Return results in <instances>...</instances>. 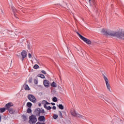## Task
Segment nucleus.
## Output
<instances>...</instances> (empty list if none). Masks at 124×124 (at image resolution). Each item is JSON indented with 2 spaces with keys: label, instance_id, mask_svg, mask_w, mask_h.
Listing matches in <instances>:
<instances>
[{
  "label": "nucleus",
  "instance_id": "17",
  "mask_svg": "<svg viewBox=\"0 0 124 124\" xmlns=\"http://www.w3.org/2000/svg\"><path fill=\"white\" fill-rule=\"evenodd\" d=\"M27 107H29V108H31V106H32V104L31 103L29 102L27 103Z\"/></svg>",
  "mask_w": 124,
  "mask_h": 124
},
{
  "label": "nucleus",
  "instance_id": "44",
  "mask_svg": "<svg viewBox=\"0 0 124 124\" xmlns=\"http://www.w3.org/2000/svg\"><path fill=\"white\" fill-rule=\"evenodd\" d=\"M40 124H46L45 123H40Z\"/></svg>",
  "mask_w": 124,
  "mask_h": 124
},
{
  "label": "nucleus",
  "instance_id": "12",
  "mask_svg": "<svg viewBox=\"0 0 124 124\" xmlns=\"http://www.w3.org/2000/svg\"><path fill=\"white\" fill-rule=\"evenodd\" d=\"M40 108H37L35 109L34 112H35V115L37 117H39L40 116V112H39Z\"/></svg>",
  "mask_w": 124,
  "mask_h": 124
},
{
  "label": "nucleus",
  "instance_id": "15",
  "mask_svg": "<svg viewBox=\"0 0 124 124\" xmlns=\"http://www.w3.org/2000/svg\"><path fill=\"white\" fill-rule=\"evenodd\" d=\"M92 3L93 4V6H94V7H96V0H92Z\"/></svg>",
  "mask_w": 124,
  "mask_h": 124
},
{
  "label": "nucleus",
  "instance_id": "27",
  "mask_svg": "<svg viewBox=\"0 0 124 124\" xmlns=\"http://www.w3.org/2000/svg\"><path fill=\"white\" fill-rule=\"evenodd\" d=\"M34 84H35V85H37V84H38V81L37 80V79L35 78L34 79Z\"/></svg>",
  "mask_w": 124,
  "mask_h": 124
},
{
  "label": "nucleus",
  "instance_id": "9",
  "mask_svg": "<svg viewBox=\"0 0 124 124\" xmlns=\"http://www.w3.org/2000/svg\"><path fill=\"white\" fill-rule=\"evenodd\" d=\"M44 85L46 88H48V87L50 86L49 80H45L44 81Z\"/></svg>",
  "mask_w": 124,
  "mask_h": 124
},
{
  "label": "nucleus",
  "instance_id": "37",
  "mask_svg": "<svg viewBox=\"0 0 124 124\" xmlns=\"http://www.w3.org/2000/svg\"><path fill=\"white\" fill-rule=\"evenodd\" d=\"M52 109H53V110H56V109H57V108L56 107V106H53V107H52Z\"/></svg>",
  "mask_w": 124,
  "mask_h": 124
},
{
  "label": "nucleus",
  "instance_id": "23",
  "mask_svg": "<svg viewBox=\"0 0 124 124\" xmlns=\"http://www.w3.org/2000/svg\"><path fill=\"white\" fill-rule=\"evenodd\" d=\"M76 33L78 34V35L79 37H80V38H81V39H82V38L84 37V36L81 35V34H80L79 32H76Z\"/></svg>",
  "mask_w": 124,
  "mask_h": 124
},
{
  "label": "nucleus",
  "instance_id": "38",
  "mask_svg": "<svg viewBox=\"0 0 124 124\" xmlns=\"http://www.w3.org/2000/svg\"><path fill=\"white\" fill-rule=\"evenodd\" d=\"M44 108H45L46 109H47V105H46V104H45L44 106Z\"/></svg>",
  "mask_w": 124,
  "mask_h": 124
},
{
  "label": "nucleus",
  "instance_id": "31",
  "mask_svg": "<svg viewBox=\"0 0 124 124\" xmlns=\"http://www.w3.org/2000/svg\"><path fill=\"white\" fill-rule=\"evenodd\" d=\"M100 96L102 98V99H103V100H104V99H105V96H104V95L101 94Z\"/></svg>",
  "mask_w": 124,
  "mask_h": 124
},
{
  "label": "nucleus",
  "instance_id": "43",
  "mask_svg": "<svg viewBox=\"0 0 124 124\" xmlns=\"http://www.w3.org/2000/svg\"><path fill=\"white\" fill-rule=\"evenodd\" d=\"M28 49H30V46H29V45H28Z\"/></svg>",
  "mask_w": 124,
  "mask_h": 124
},
{
  "label": "nucleus",
  "instance_id": "4",
  "mask_svg": "<svg viewBox=\"0 0 124 124\" xmlns=\"http://www.w3.org/2000/svg\"><path fill=\"white\" fill-rule=\"evenodd\" d=\"M27 97L28 99L31 101V102H33V103H36L37 100L36 98L34 96V95L31 94H29L28 95Z\"/></svg>",
  "mask_w": 124,
  "mask_h": 124
},
{
  "label": "nucleus",
  "instance_id": "24",
  "mask_svg": "<svg viewBox=\"0 0 124 124\" xmlns=\"http://www.w3.org/2000/svg\"><path fill=\"white\" fill-rule=\"evenodd\" d=\"M59 113L60 117L61 118V119H62V118H63V116H62V112H61L60 111H59Z\"/></svg>",
  "mask_w": 124,
  "mask_h": 124
},
{
  "label": "nucleus",
  "instance_id": "45",
  "mask_svg": "<svg viewBox=\"0 0 124 124\" xmlns=\"http://www.w3.org/2000/svg\"><path fill=\"white\" fill-rule=\"evenodd\" d=\"M88 0L90 2V1H91L92 0Z\"/></svg>",
  "mask_w": 124,
  "mask_h": 124
},
{
  "label": "nucleus",
  "instance_id": "13",
  "mask_svg": "<svg viewBox=\"0 0 124 124\" xmlns=\"http://www.w3.org/2000/svg\"><path fill=\"white\" fill-rule=\"evenodd\" d=\"M10 114H14L15 113V110L13 108H9V109H7Z\"/></svg>",
  "mask_w": 124,
  "mask_h": 124
},
{
  "label": "nucleus",
  "instance_id": "7",
  "mask_svg": "<svg viewBox=\"0 0 124 124\" xmlns=\"http://www.w3.org/2000/svg\"><path fill=\"white\" fill-rule=\"evenodd\" d=\"M72 115L74 117H77L78 118H81L82 119H83V116L81 114H79L76 113V111H74V112H73L72 113Z\"/></svg>",
  "mask_w": 124,
  "mask_h": 124
},
{
  "label": "nucleus",
  "instance_id": "34",
  "mask_svg": "<svg viewBox=\"0 0 124 124\" xmlns=\"http://www.w3.org/2000/svg\"><path fill=\"white\" fill-rule=\"evenodd\" d=\"M104 100H105L106 101H107V102H108V99L106 97H105V99H104Z\"/></svg>",
  "mask_w": 124,
  "mask_h": 124
},
{
  "label": "nucleus",
  "instance_id": "40",
  "mask_svg": "<svg viewBox=\"0 0 124 124\" xmlns=\"http://www.w3.org/2000/svg\"><path fill=\"white\" fill-rule=\"evenodd\" d=\"M42 111L43 112V113H45V110H44V109H42Z\"/></svg>",
  "mask_w": 124,
  "mask_h": 124
},
{
  "label": "nucleus",
  "instance_id": "6",
  "mask_svg": "<svg viewBox=\"0 0 124 124\" xmlns=\"http://www.w3.org/2000/svg\"><path fill=\"white\" fill-rule=\"evenodd\" d=\"M82 40H83L85 43H87V44H88L89 45H91L92 44V41L90 40V39H87L85 37H83L82 39H81Z\"/></svg>",
  "mask_w": 124,
  "mask_h": 124
},
{
  "label": "nucleus",
  "instance_id": "39",
  "mask_svg": "<svg viewBox=\"0 0 124 124\" xmlns=\"http://www.w3.org/2000/svg\"><path fill=\"white\" fill-rule=\"evenodd\" d=\"M50 104H51V105H53V106L56 105V104H55V103H51Z\"/></svg>",
  "mask_w": 124,
  "mask_h": 124
},
{
  "label": "nucleus",
  "instance_id": "35",
  "mask_svg": "<svg viewBox=\"0 0 124 124\" xmlns=\"http://www.w3.org/2000/svg\"><path fill=\"white\" fill-rule=\"evenodd\" d=\"M28 57H29V59H31V53H29Z\"/></svg>",
  "mask_w": 124,
  "mask_h": 124
},
{
  "label": "nucleus",
  "instance_id": "3",
  "mask_svg": "<svg viewBox=\"0 0 124 124\" xmlns=\"http://www.w3.org/2000/svg\"><path fill=\"white\" fill-rule=\"evenodd\" d=\"M20 55L21 57H20L19 58L21 60L22 62H24V60H25V58H27L28 56V52L26 50H23L21 53Z\"/></svg>",
  "mask_w": 124,
  "mask_h": 124
},
{
  "label": "nucleus",
  "instance_id": "2",
  "mask_svg": "<svg viewBox=\"0 0 124 124\" xmlns=\"http://www.w3.org/2000/svg\"><path fill=\"white\" fill-rule=\"evenodd\" d=\"M37 122V118L36 115H31L29 117V124H33Z\"/></svg>",
  "mask_w": 124,
  "mask_h": 124
},
{
  "label": "nucleus",
  "instance_id": "1",
  "mask_svg": "<svg viewBox=\"0 0 124 124\" xmlns=\"http://www.w3.org/2000/svg\"><path fill=\"white\" fill-rule=\"evenodd\" d=\"M102 33L105 35H110V36H115L119 39H124V31L119 30L117 31H112L109 29H103L101 31Z\"/></svg>",
  "mask_w": 124,
  "mask_h": 124
},
{
  "label": "nucleus",
  "instance_id": "32",
  "mask_svg": "<svg viewBox=\"0 0 124 124\" xmlns=\"http://www.w3.org/2000/svg\"><path fill=\"white\" fill-rule=\"evenodd\" d=\"M46 109L47 110H51L52 109V107H51V106H48Z\"/></svg>",
  "mask_w": 124,
  "mask_h": 124
},
{
  "label": "nucleus",
  "instance_id": "14",
  "mask_svg": "<svg viewBox=\"0 0 124 124\" xmlns=\"http://www.w3.org/2000/svg\"><path fill=\"white\" fill-rule=\"evenodd\" d=\"M6 110V108H0V113H4V112H5Z\"/></svg>",
  "mask_w": 124,
  "mask_h": 124
},
{
  "label": "nucleus",
  "instance_id": "22",
  "mask_svg": "<svg viewBox=\"0 0 124 124\" xmlns=\"http://www.w3.org/2000/svg\"><path fill=\"white\" fill-rule=\"evenodd\" d=\"M22 119L24 122H26V121L28 120V118H27V116L26 115H22Z\"/></svg>",
  "mask_w": 124,
  "mask_h": 124
},
{
  "label": "nucleus",
  "instance_id": "30",
  "mask_svg": "<svg viewBox=\"0 0 124 124\" xmlns=\"http://www.w3.org/2000/svg\"><path fill=\"white\" fill-rule=\"evenodd\" d=\"M58 115L55 114V115L53 116V119H54V120H57V119H58Z\"/></svg>",
  "mask_w": 124,
  "mask_h": 124
},
{
  "label": "nucleus",
  "instance_id": "8",
  "mask_svg": "<svg viewBox=\"0 0 124 124\" xmlns=\"http://www.w3.org/2000/svg\"><path fill=\"white\" fill-rule=\"evenodd\" d=\"M12 106H13V103L9 102L5 105V108H6V109L8 110L9 109H10V107Z\"/></svg>",
  "mask_w": 124,
  "mask_h": 124
},
{
  "label": "nucleus",
  "instance_id": "33",
  "mask_svg": "<svg viewBox=\"0 0 124 124\" xmlns=\"http://www.w3.org/2000/svg\"><path fill=\"white\" fill-rule=\"evenodd\" d=\"M41 72L43 73V74H46V72L44 70H42Z\"/></svg>",
  "mask_w": 124,
  "mask_h": 124
},
{
  "label": "nucleus",
  "instance_id": "10",
  "mask_svg": "<svg viewBox=\"0 0 124 124\" xmlns=\"http://www.w3.org/2000/svg\"><path fill=\"white\" fill-rule=\"evenodd\" d=\"M38 120L39 121V122H44V121H45V116L43 115L39 116Z\"/></svg>",
  "mask_w": 124,
  "mask_h": 124
},
{
  "label": "nucleus",
  "instance_id": "18",
  "mask_svg": "<svg viewBox=\"0 0 124 124\" xmlns=\"http://www.w3.org/2000/svg\"><path fill=\"white\" fill-rule=\"evenodd\" d=\"M58 107L59 109H61V110H63L64 109V107L62 105V104H59V105L58 106Z\"/></svg>",
  "mask_w": 124,
  "mask_h": 124
},
{
  "label": "nucleus",
  "instance_id": "36",
  "mask_svg": "<svg viewBox=\"0 0 124 124\" xmlns=\"http://www.w3.org/2000/svg\"><path fill=\"white\" fill-rule=\"evenodd\" d=\"M39 113H40V114L43 113V112H42V110L40 108V110H39Z\"/></svg>",
  "mask_w": 124,
  "mask_h": 124
},
{
  "label": "nucleus",
  "instance_id": "20",
  "mask_svg": "<svg viewBox=\"0 0 124 124\" xmlns=\"http://www.w3.org/2000/svg\"><path fill=\"white\" fill-rule=\"evenodd\" d=\"M27 112L29 114H31V108H29L27 110Z\"/></svg>",
  "mask_w": 124,
  "mask_h": 124
},
{
  "label": "nucleus",
  "instance_id": "5",
  "mask_svg": "<svg viewBox=\"0 0 124 124\" xmlns=\"http://www.w3.org/2000/svg\"><path fill=\"white\" fill-rule=\"evenodd\" d=\"M103 77L106 82V84L108 90L109 92H111V90L110 89V84L109 83V80H108V78L105 76V75H104V74H103Z\"/></svg>",
  "mask_w": 124,
  "mask_h": 124
},
{
  "label": "nucleus",
  "instance_id": "11",
  "mask_svg": "<svg viewBox=\"0 0 124 124\" xmlns=\"http://www.w3.org/2000/svg\"><path fill=\"white\" fill-rule=\"evenodd\" d=\"M11 9L12 10L13 12L14 13V15L16 18H17V16H16V14L15 13L16 11V9H15V7L13 6H11Z\"/></svg>",
  "mask_w": 124,
  "mask_h": 124
},
{
  "label": "nucleus",
  "instance_id": "28",
  "mask_svg": "<svg viewBox=\"0 0 124 124\" xmlns=\"http://www.w3.org/2000/svg\"><path fill=\"white\" fill-rule=\"evenodd\" d=\"M39 67V66H38V65L37 64H35L33 66V68L34 69H37V68H38Z\"/></svg>",
  "mask_w": 124,
  "mask_h": 124
},
{
  "label": "nucleus",
  "instance_id": "42",
  "mask_svg": "<svg viewBox=\"0 0 124 124\" xmlns=\"http://www.w3.org/2000/svg\"><path fill=\"white\" fill-rule=\"evenodd\" d=\"M1 122V116L0 115V122Z\"/></svg>",
  "mask_w": 124,
  "mask_h": 124
},
{
  "label": "nucleus",
  "instance_id": "29",
  "mask_svg": "<svg viewBox=\"0 0 124 124\" xmlns=\"http://www.w3.org/2000/svg\"><path fill=\"white\" fill-rule=\"evenodd\" d=\"M43 102H45L46 103L45 104L46 105H48L49 104H51V103L48 102L47 101L44 100V101H42V103H43Z\"/></svg>",
  "mask_w": 124,
  "mask_h": 124
},
{
  "label": "nucleus",
  "instance_id": "21",
  "mask_svg": "<svg viewBox=\"0 0 124 124\" xmlns=\"http://www.w3.org/2000/svg\"><path fill=\"white\" fill-rule=\"evenodd\" d=\"M52 101H53V102H57L58 101V98H57V97H53Z\"/></svg>",
  "mask_w": 124,
  "mask_h": 124
},
{
  "label": "nucleus",
  "instance_id": "16",
  "mask_svg": "<svg viewBox=\"0 0 124 124\" xmlns=\"http://www.w3.org/2000/svg\"><path fill=\"white\" fill-rule=\"evenodd\" d=\"M38 77H40V78H42V79H44L45 78V76L44 75L40 74L38 75Z\"/></svg>",
  "mask_w": 124,
  "mask_h": 124
},
{
  "label": "nucleus",
  "instance_id": "19",
  "mask_svg": "<svg viewBox=\"0 0 124 124\" xmlns=\"http://www.w3.org/2000/svg\"><path fill=\"white\" fill-rule=\"evenodd\" d=\"M51 87H53V88H56L57 87V84L55 83V82H53L51 84Z\"/></svg>",
  "mask_w": 124,
  "mask_h": 124
},
{
  "label": "nucleus",
  "instance_id": "26",
  "mask_svg": "<svg viewBox=\"0 0 124 124\" xmlns=\"http://www.w3.org/2000/svg\"><path fill=\"white\" fill-rule=\"evenodd\" d=\"M32 82V77H30L29 79V82L31 84Z\"/></svg>",
  "mask_w": 124,
  "mask_h": 124
},
{
  "label": "nucleus",
  "instance_id": "41",
  "mask_svg": "<svg viewBox=\"0 0 124 124\" xmlns=\"http://www.w3.org/2000/svg\"><path fill=\"white\" fill-rule=\"evenodd\" d=\"M38 105H39V106L40 107H41V103H39L38 104Z\"/></svg>",
  "mask_w": 124,
  "mask_h": 124
},
{
  "label": "nucleus",
  "instance_id": "25",
  "mask_svg": "<svg viewBox=\"0 0 124 124\" xmlns=\"http://www.w3.org/2000/svg\"><path fill=\"white\" fill-rule=\"evenodd\" d=\"M24 89L26 90H30V87H29V85H28V84L25 85Z\"/></svg>",
  "mask_w": 124,
  "mask_h": 124
}]
</instances>
